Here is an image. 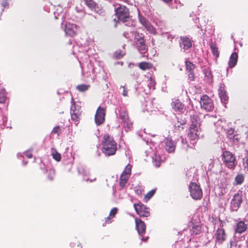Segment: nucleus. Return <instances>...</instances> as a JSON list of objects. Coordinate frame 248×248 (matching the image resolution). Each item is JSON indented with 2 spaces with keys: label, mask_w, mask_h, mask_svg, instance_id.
Segmentation results:
<instances>
[{
  "label": "nucleus",
  "mask_w": 248,
  "mask_h": 248,
  "mask_svg": "<svg viewBox=\"0 0 248 248\" xmlns=\"http://www.w3.org/2000/svg\"><path fill=\"white\" fill-rule=\"evenodd\" d=\"M102 152L106 155L110 156L115 154L117 144L112 137L107 134L104 135L101 141Z\"/></svg>",
  "instance_id": "nucleus-1"
},
{
  "label": "nucleus",
  "mask_w": 248,
  "mask_h": 248,
  "mask_svg": "<svg viewBox=\"0 0 248 248\" xmlns=\"http://www.w3.org/2000/svg\"><path fill=\"white\" fill-rule=\"evenodd\" d=\"M221 157L224 165L228 169L234 170L237 165L235 155L229 151L222 150Z\"/></svg>",
  "instance_id": "nucleus-2"
},
{
  "label": "nucleus",
  "mask_w": 248,
  "mask_h": 248,
  "mask_svg": "<svg viewBox=\"0 0 248 248\" xmlns=\"http://www.w3.org/2000/svg\"><path fill=\"white\" fill-rule=\"evenodd\" d=\"M131 34L134 37L135 45L139 51L141 53L146 52L148 50V46L146 44L144 34L137 31H132Z\"/></svg>",
  "instance_id": "nucleus-3"
},
{
  "label": "nucleus",
  "mask_w": 248,
  "mask_h": 248,
  "mask_svg": "<svg viewBox=\"0 0 248 248\" xmlns=\"http://www.w3.org/2000/svg\"><path fill=\"white\" fill-rule=\"evenodd\" d=\"M115 13L118 20L123 22L127 21L131 17L129 9L124 5L119 4L115 9Z\"/></svg>",
  "instance_id": "nucleus-4"
},
{
  "label": "nucleus",
  "mask_w": 248,
  "mask_h": 248,
  "mask_svg": "<svg viewBox=\"0 0 248 248\" xmlns=\"http://www.w3.org/2000/svg\"><path fill=\"white\" fill-rule=\"evenodd\" d=\"M189 190L191 197L196 200H201L202 197V191L200 185L191 182L189 185Z\"/></svg>",
  "instance_id": "nucleus-5"
},
{
  "label": "nucleus",
  "mask_w": 248,
  "mask_h": 248,
  "mask_svg": "<svg viewBox=\"0 0 248 248\" xmlns=\"http://www.w3.org/2000/svg\"><path fill=\"white\" fill-rule=\"evenodd\" d=\"M200 105L202 109L206 111H212L214 109L213 101L206 94H203L201 97Z\"/></svg>",
  "instance_id": "nucleus-6"
},
{
  "label": "nucleus",
  "mask_w": 248,
  "mask_h": 248,
  "mask_svg": "<svg viewBox=\"0 0 248 248\" xmlns=\"http://www.w3.org/2000/svg\"><path fill=\"white\" fill-rule=\"evenodd\" d=\"M243 202L242 195L241 192L235 193L230 202V209L232 211H237L240 208Z\"/></svg>",
  "instance_id": "nucleus-7"
},
{
  "label": "nucleus",
  "mask_w": 248,
  "mask_h": 248,
  "mask_svg": "<svg viewBox=\"0 0 248 248\" xmlns=\"http://www.w3.org/2000/svg\"><path fill=\"white\" fill-rule=\"evenodd\" d=\"M134 207L137 214L140 217H147L150 216V212L149 208L141 202L135 203Z\"/></svg>",
  "instance_id": "nucleus-8"
},
{
  "label": "nucleus",
  "mask_w": 248,
  "mask_h": 248,
  "mask_svg": "<svg viewBox=\"0 0 248 248\" xmlns=\"http://www.w3.org/2000/svg\"><path fill=\"white\" fill-rule=\"evenodd\" d=\"M186 71L187 74L188 78L191 81H193L195 79L194 69L196 66L191 62L186 60L185 62Z\"/></svg>",
  "instance_id": "nucleus-9"
},
{
  "label": "nucleus",
  "mask_w": 248,
  "mask_h": 248,
  "mask_svg": "<svg viewBox=\"0 0 248 248\" xmlns=\"http://www.w3.org/2000/svg\"><path fill=\"white\" fill-rule=\"evenodd\" d=\"M105 109L101 107H99L95 115V122L97 125L103 124L105 120Z\"/></svg>",
  "instance_id": "nucleus-10"
},
{
  "label": "nucleus",
  "mask_w": 248,
  "mask_h": 248,
  "mask_svg": "<svg viewBox=\"0 0 248 248\" xmlns=\"http://www.w3.org/2000/svg\"><path fill=\"white\" fill-rule=\"evenodd\" d=\"M216 244L221 245L226 240L227 234L223 228H218L215 233Z\"/></svg>",
  "instance_id": "nucleus-11"
},
{
  "label": "nucleus",
  "mask_w": 248,
  "mask_h": 248,
  "mask_svg": "<svg viewBox=\"0 0 248 248\" xmlns=\"http://www.w3.org/2000/svg\"><path fill=\"white\" fill-rule=\"evenodd\" d=\"M70 113L71 119L75 123H78L80 119L81 111L80 108L76 106L73 100L71 108Z\"/></svg>",
  "instance_id": "nucleus-12"
},
{
  "label": "nucleus",
  "mask_w": 248,
  "mask_h": 248,
  "mask_svg": "<svg viewBox=\"0 0 248 248\" xmlns=\"http://www.w3.org/2000/svg\"><path fill=\"white\" fill-rule=\"evenodd\" d=\"M119 117L123 121L124 126H127L128 128H130L132 126L133 123L129 119L127 111L124 110H120Z\"/></svg>",
  "instance_id": "nucleus-13"
},
{
  "label": "nucleus",
  "mask_w": 248,
  "mask_h": 248,
  "mask_svg": "<svg viewBox=\"0 0 248 248\" xmlns=\"http://www.w3.org/2000/svg\"><path fill=\"white\" fill-rule=\"evenodd\" d=\"M136 228L138 232L140 235H142L145 233L146 224L140 218L136 217L135 219Z\"/></svg>",
  "instance_id": "nucleus-14"
},
{
  "label": "nucleus",
  "mask_w": 248,
  "mask_h": 248,
  "mask_svg": "<svg viewBox=\"0 0 248 248\" xmlns=\"http://www.w3.org/2000/svg\"><path fill=\"white\" fill-rule=\"evenodd\" d=\"M198 127L197 125L191 124L188 136L191 140H195L199 139Z\"/></svg>",
  "instance_id": "nucleus-15"
},
{
  "label": "nucleus",
  "mask_w": 248,
  "mask_h": 248,
  "mask_svg": "<svg viewBox=\"0 0 248 248\" xmlns=\"http://www.w3.org/2000/svg\"><path fill=\"white\" fill-rule=\"evenodd\" d=\"M140 23L146 29V30L151 33H155V29L151 25L150 22L143 16L139 17Z\"/></svg>",
  "instance_id": "nucleus-16"
},
{
  "label": "nucleus",
  "mask_w": 248,
  "mask_h": 248,
  "mask_svg": "<svg viewBox=\"0 0 248 248\" xmlns=\"http://www.w3.org/2000/svg\"><path fill=\"white\" fill-rule=\"evenodd\" d=\"M64 31L67 35L74 36L77 34V26L74 24L66 23L65 25Z\"/></svg>",
  "instance_id": "nucleus-17"
},
{
  "label": "nucleus",
  "mask_w": 248,
  "mask_h": 248,
  "mask_svg": "<svg viewBox=\"0 0 248 248\" xmlns=\"http://www.w3.org/2000/svg\"><path fill=\"white\" fill-rule=\"evenodd\" d=\"M165 148L169 153H172L175 151V144L171 137H167L164 140Z\"/></svg>",
  "instance_id": "nucleus-18"
},
{
  "label": "nucleus",
  "mask_w": 248,
  "mask_h": 248,
  "mask_svg": "<svg viewBox=\"0 0 248 248\" xmlns=\"http://www.w3.org/2000/svg\"><path fill=\"white\" fill-rule=\"evenodd\" d=\"M180 40V45L183 49L186 50L192 46V42L187 36H181Z\"/></svg>",
  "instance_id": "nucleus-19"
},
{
  "label": "nucleus",
  "mask_w": 248,
  "mask_h": 248,
  "mask_svg": "<svg viewBox=\"0 0 248 248\" xmlns=\"http://www.w3.org/2000/svg\"><path fill=\"white\" fill-rule=\"evenodd\" d=\"M172 109L176 112L182 113L184 108V105L179 100L177 99L171 103Z\"/></svg>",
  "instance_id": "nucleus-20"
},
{
  "label": "nucleus",
  "mask_w": 248,
  "mask_h": 248,
  "mask_svg": "<svg viewBox=\"0 0 248 248\" xmlns=\"http://www.w3.org/2000/svg\"><path fill=\"white\" fill-rule=\"evenodd\" d=\"M84 1L86 6L92 11H94L97 13H99L101 11V10L93 0H84Z\"/></svg>",
  "instance_id": "nucleus-21"
},
{
  "label": "nucleus",
  "mask_w": 248,
  "mask_h": 248,
  "mask_svg": "<svg viewBox=\"0 0 248 248\" xmlns=\"http://www.w3.org/2000/svg\"><path fill=\"white\" fill-rule=\"evenodd\" d=\"M247 229V224L243 221H240L236 224L235 232V233L241 234L245 232Z\"/></svg>",
  "instance_id": "nucleus-22"
},
{
  "label": "nucleus",
  "mask_w": 248,
  "mask_h": 248,
  "mask_svg": "<svg viewBox=\"0 0 248 248\" xmlns=\"http://www.w3.org/2000/svg\"><path fill=\"white\" fill-rule=\"evenodd\" d=\"M218 93L221 102L225 104L228 101L229 97L224 87L220 86L218 89Z\"/></svg>",
  "instance_id": "nucleus-23"
},
{
  "label": "nucleus",
  "mask_w": 248,
  "mask_h": 248,
  "mask_svg": "<svg viewBox=\"0 0 248 248\" xmlns=\"http://www.w3.org/2000/svg\"><path fill=\"white\" fill-rule=\"evenodd\" d=\"M238 60V54L236 52H233L229 59L228 62L230 68H232L236 64Z\"/></svg>",
  "instance_id": "nucleus-24"
},
{
  "label": "nucleus",
  "mask_w": 248,
  "mask_h": 248,
  "mask_svg": "<svg viewBox=\"0 0 248 248\" xmlns=\"http://www.w3.org/2000/svg\"><path fill=\"white\" fill-rule=\"evenodd\" d=\"M245 180V175L242 173H238L234 178V185H241Z\"/></svg>",
  "instance_id": "nucleus-25"
},
{
  "label": "nucleus",
  "mask_w": 248,
  "mask_h": 248,
  "mask_svg": "<svg viewBox=\"0 0 248 248\" xmlns=\"http://www.w3.org/2000/svg\"><path fill=\"white\" fill-rule=\"evenodd\" d=\"M210 47L213 55L216 57V59H217L219 57V52L218 51V48L216 44L211 43L210 44Z\"/></svg>",
  "instance_id": "nucleus-26"
},
{
  "label": "nucleus",
  "mask_w": 248,
  "mask_h": 248,
  "mask_svg": "<svg viewBox=\"0 0 248 248\" xmlns=\"http://www.w3.org/2000/svg\"><path fill=\"white\" fill-rule=\"evenodd\" d=\"M204 80L208 83L212 82V75L210 70L208 69L204 70Z\"/></svg>",
  "instance_id": "nucleus-27"
},
{
  "label": "nucleus",
  "mask_w": 248,
  "mask_h": 248,
  "mask_svg": "<svg viewBox=\"0 0 248 248\" xmlns=\"http://www.w3.org/2000/svg\"><path fill=\"white\" fill-rule=\"evenodd\" d=\"M138 66L140 69L145 71L151 69L153 67V64L150 62H140Z\"/></svg>",
  "instance_id": "nucleus-28"
},
{
  "label": "nucleus",
  "mask_w": 248,
  "mask_h": 248,
  "mask_svg": "<svg viewBox=\"0 0 248 248\" xmlns=\"http://www.w3.org/2000/svg\"><path fill=\"white\" fill-rule=\"evenodd\" d=\"M129 176L126 175L124 174H122L120 176V181H119V184L120 186L123 188L125 186V184L127 183Z\"/></svg>",
  "instance_id": "nucleus-29"
},
{
  "label": "nucleus",
  "mask_w": 248,
  "mask_h": 248,
  "mask_svg": "<svg viewBox=\"0 0 248 248\" xmlns=\"http://www.w3.org/2000/svg\"><path fill=\"white\" fill-rule=\"evenodd\" d=\"M192 235H198L201 232V226L199 225H194L190 230Z\"/></svg>",
  "instance_id": "nucleus-30"
},
{
  "label": "nucleus",
  "mask_w": 248,
  "mask_h": 248,
  "mask_svg": "<svg viewBox=\"0 0 248 248\" xmlns=\"http://www.w3.org/2000/svg\"><path fill=\"white\" fill-rule=\"evenodd\" d=\"M6 93L4 89H0V103H5L6 98Z\"/></svg>",
  "instance_id": "nucleus-31"
},
{
  "label": "nucleus",
  "mask_w": 248,
  "mask_h": 248,
  "mask_svg": "<svg viewBox=\"0 0 248 248\" xmlns=\"http://www.w3.org/2000/svg\"><path fill=\"white\" fill-rule=\"evenodd\" d=\"M125 55V52L121 49L117 50L113 54V57L117 59L122 58Z\"/></svg>",
  "instance_id": "nucleus-32"
},
{
  "label": "nucleus",
  "mask_w": 248,
  "mask_h": 248,
  "mask_svg": "<svg viewBox=\"0 0 248 248\" xmlns=\"http://www.w3.org/2000/svg\"><path fill=\"white\" fill-rule=\"evenodd\" d=\"M0 6L2 7L1 12L3 11L4 9H8L9 7V3L8 0H0Z\"/></svg>",
  "instance_id": "nucleus-33"
},
{
  "label": "nucleus",
  "mask_w": 248,
  "mask_h": 248,
  "mask_svg": "<svg viewBox=\"0 0 248 248\" xmlns=\"http://www.w3.org/2000/svg\"><path fill=\"white\" fill-rule=\"evenodd\" d=\"M199 117L197 114L196 113L191 115L190 116V121L191 122V124L197 125H198V121L199 120Z\"/></svg>",
  "instance_id": "nucleus-34"
},
{
  "label": "nucleus",
  "mask_w": 248,
  "mask_h": 248,
  "mask_svg": "<svg viewBox=\"0 0 248 248\" xmlns=\"http://www.w3.org/2000/svg\"><path fill=\"white\" fill-rule=\"evenodd\" d=\"M90 85L89 84H80L76 87V89L80 92H85L89 89Z\"/></svg>",
  "instance_id": "nucleus-35"
},
{
  "label": "nucleus",
  "mask_w": 248,
  "mask_h": 248,
  "mask_svg": "<svg viewBox=\"0 0 248 248\" xmlns=\"http://www.w3.org/2000/svg\"><path fill=\"white\" fill-rule=\"evenodd\" d=\"M52 155L53 159L57 161H60L61 160V155L55 149L53 150Z\"/></svg>",
  "instance_id": "nucleus-36"
},
{
  "label": "nucleus",
  "mask_w": 248,
  "mask_h": 248,
  "mask_svg": "<svg viewBox=\"0 0 248 248\" xmlns=\"http://www.w3.org/2000/svg\"><path fill=\"white\" fill-rule=\"evenodd\" d=\"M55 175V171L54 169H50L48 171V174L47 176V179L50 181H52L54 179Z\"/></svg>",
  "instance_id": "nucleus-37"
},
{
  "label": "nucleus",
  "mask_w": 248,
  "mask_h": 248,
  "mask_svg": "<svg viewBox=\"0 0 248 248\" xmlns=\"http://www.w3.org/2000/svg\"><path fill=\"white\" fill-rule=\"evenodd\" d=\"M132 166L130 164L127 165L124 169L122 174H124L126 175L130 176L131 172Z\"/></svg>",
  "instance_id": "nucleus-38"
},
{
  "label": "nucleus",
  "mask_w": 248,
  "mask_h": 248,
  "mask_svg": "<svg viewBox=\"0 0 248 248\" xmlns=\"http://www.w3.org/2000/svg\"><path fill=\"white\" fill-rule=\"evenodd\" d=\"M156 188L154 189H152L151 191H149L145 196L144 199L148 201L155 194L156 191Z\"/></svg>",
  "instance_id": "nucleus-39"
},
{
  "label": "nucleus",
  "mask_w": 248,
  "mask_h": 248,
  "mask_svg": "<svg viewBox=\"0 0 248 248\" xmlns=\"http://www.w3.org/2000/svg\"><path fill=\"white\" fill-rule=\"evenodd\" d=\"M204 119L207 121H211L213 124L215 123L216 117H214L213 115H209V114H206L204 116Z\"/></svg>",
  "instance_id": "nucleus-40"
},
{
  "label": "nucleus",
  "mask_w": 248,
  "mask_h": 248,
  "mask_svg": "<svg viewBox=\"0 0 248 248\" xmlns=\"http://www.w3.org/2000/svg\"><path fill=\"white\" fill-rule=\"evenodd\" d=\"M61 133V129L59 126L54 127L51 131V134H57L58 136Z\"/></svg>",
  "instance_id": "nucleus-41"
},
{
  "label": "nucleus",
  "mask_w": 248,
  "mask_h": 248,
  "mask_svg": "<svg viewBox=\"0 0 248 248\" xmlns=\"http://www.w3.org/2000/svg\"><path fill=\"white\" fill-rule=\"evenodd\" d=\"M120 90H122V95L124 96L125 97L127 96L128 90L125 85L124 86H121L120 88Z\"/></svg>",
  "instance_id": "nucleus-42"
},
{
  "label": "nucleus",
  "mask_w": 248,
  "mask_h": 248,
  "mask_svg": "<svg viewBox=\"0 0 248 248\" xmlns=\"http://www.w3.org/2000/svg\"><path fill=\"white\" fill-rule=\"evenodd\" d=\"M118 211V209L116 207L112 208L109 212V217L113 218L116 214H117Z\"/></svg>",
  "instance_id": "nucleus-43"
},
{
  "label": "nucleus",
  "mask_w": 248,
  "mask_h": 248,
  "mask_svg": "<svg viewBox=\"0 0 248 248\" xmlns=\"http://www.w3.org/2000/svg\"><path fill=\"white\" fill-rule=\"evenodd\" d=\"M174 126L175 130H177L180 131L184 129L182 124L179 122H177V123L175 124Z\"/></svg>",
  "instance_id": "nucleus-44"
},
{
  "label": "nucleus",
  "mask_w": 248,
  "mask_h": 248,
  "mask_svg": "<svg viewBox=\"0 0 248 248\" xmlns=\"http://www.w3.org/2000/svg\"><path fill=\"white\" fill-rule=\"evenodd\" d=\"M243 166L244 168L248 171V156L243 159Z\"/></svg>",
  "instance_id": "nucleus-45"
},
{
  "label": "nucleus",
  "mask_w": 248,
  "mask_h": 248,
  "mask_svg": "<svg viewBox=\"0 0 248 248\" xmlns=\"http://www.w3.org/2000/svg\"><path fill=\"white\" fill-rule=\"evenodd\" d=\"M155 81L154 79L152 78H150L149 80V86L150 87H153V89H155Z\"/></svg>",
  "instance_id": "nucleus-46"
},
{
  "label": "nucleus",
  "mask_w": 248,
  "mask_h": 248,
  "mask_svg": "<svg viewBox=\"0 0 248 248\" xmlns=\"http://www.w3.org/2000/svg\"><path fill=\"white\" fill-rule=\"evenodd\" d=\"M112 218L111 217H109V216H108V217H106L105 218V223H103V226H105L107 224H109L111 222V221H110V219Z\"/></svg>",
  "instance_id": "nucleus-47"
},
{
  "label": "nucleus",
  "mask_w": 248,
  "mask_h": 248,
  "mask_svg": "<svg viewBox=\"0 0 248 248\" xmlns=\"http://www.w3.org/2000/svg\"><path fill=\"white\" fill-rule=\"evenodd\" d=\"M155 166L157 167H159L160 165V157L159 156H156L155 157Z\"/></svg>",
  "instance_id": "nucleus-48"
},
{
  "label": "nucleus",
  "mask_w": 248,
  "mask_h": 248,
  "mask_svg": "<svg viewBox=\"0 0 248 248\" xmlns=\"http://www.w3.org/2000/svg\"><path fill=\"white\" fill-rule=\"evenodd\" d=\"M239 138L237 135H235L233 136L232 140L234 143H237L239 141Z\"/></svg>",
  "instance_id": "nucleus-49"
},
{
  "label": "nucleus",
  "mask_w": 248,
  "mask_h": 248,
  "mask_svg": "<svg viewBox=\"0 0 248 248\" xmlns=\"http://www.w3.org/2000/svg\"><path fill=\"white\" fill-rule=\"evenodd\" d=\"M25 155L28 158H31L32 157V154L29 151H27L25 153Z\"/></svg>",
  "instance_id": "nucleus-50"
},
{
  "label": "nucleus",
  "mask_w": 248,
  "mask_h": 248,
  "mask_svg": "<svg viewBox=\"0 0 248 248\" xmlns=\"http://www.w3.org/2000/svg\"><path fill=\"white\" fill-rule=\"evenodd\" d=\"M231 248H241V247L237 244L231 245Z\"/></svg>",
  "instance_id": "nucleus-51"
},
{
  "label": "nucleus",
  "mask_w": 248,
  "mask_h": 248,
  "mask_svg": "<svg viewBox=\"0 0 248 248\" xmlns=\"http://www.w3.org/2000/svg\"><path fill=\"white\" fill-rule=\"evenodd\" d=\"M148 237H147L146 238H141V240H142V241H147V240L148 239Z\"/></svg>",
  "instance_id": "nucleus-52"
},
{
  "label": "nucleus",
  "mask_w": 248,
  "mask_h": 248,
  "mask_svg": "<svg viewBox=\"0 0 248 248\" xmlns=\"http://www.w3.org/2000/svg\"><path fill=\"white\" fill-rule=\"evenodd\" d=\"M78 246H80V247H82V246H81V244H79Z\"/></svg>",
  "instance_id": "nucleus-53"
}]
</instances>
